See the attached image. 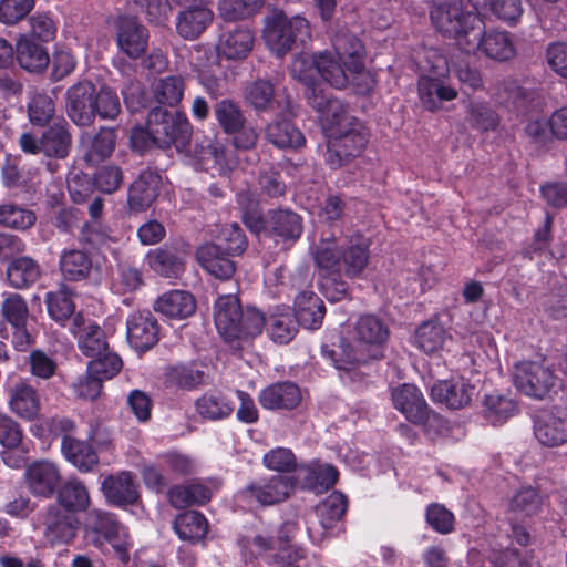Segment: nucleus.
Segmentation results:
<instances>
[{"label":"nucleus","instance_id":"f257e3e1","mask_svg":"<svg viewBox=\"0 0 567 567\" xmlns=\"http://www.w3.org/2000/svg\"><path fill=\"white\" fill-rule=\"evenodd\" d=\"M364 48L353 34L341 31L332 40V50L297 55L291 63V75L302 84L321 78L336 89L352 85L359 94L369 93L374 78L364 64Z\"/></svg>","mask_w":567,"mask_h":567},{"label":"nucleus","instance_id":"f03ea898","mask_svg":"<svg viewBox=\"0 0 567 567\" xmlns=\"http://www.w3.org/2000/svg\"><path fill=\"white\" fill-rule=\"evenodd\" d=\"M390 337L386 323L374 315H362L349 326L348 339L341 340L329 355L338 370L350 371L369 359H378Z\"/></svg>","mask_w":567,"mask_h":567},{"label":"nucleus","instance_id":"7ed1b4c3","mask_svg":"<svg viewBox=\"0 0 567 567\" xmlns=\"http://www.w3.org/2000/svg\"><path fill=\"white\" fill-rule=\"evenodd\" d=\"M370 241L360 234L322 238L311 250L317 268L326 274L358 278L370 259Z\"/></svg>","mask_w":567,"mask_h":567},{"label":"nucleus","instance_id":"20e7f679","mask_svg":"<svg viewBox=\"0 0 567 567\" xmlns=\"http://www.w3.org/2000/svg\"><path fill=\"white\" fill-rule=\"evenodd\" d=\"M430 17L433 25L445 37L453 39L463 52L477 48V35L484 28L483 19L464 6L462 0H446L435 4Z\"/></svg>","mask_w":567,"mask_h":567},{"label":"nucleus","instance_id":"39448f33","mask_svg":"<svg viewBox=\"0 0 567 567\" xmlns=\"http://www.w3.org/2000/svg\"><path fill=\"white\" fill-rule=\"evenodd\" d=\"M214 322L226 342H243L261 333L265 318L255 308L244 310L238 297L227 293L219 296L214 303Z\"/></svg>","mask_w":567,"mask_h":567},{"label":"nucleus","instance_id":"423d86ee","mask_svg":"<svg viewBox=\"0 0 567 567\" xmlns=\"http://www.w3.org/2000/svg\"><path fill=\"white\" fill-rule=\"evenodd\" d=\"M189 132L190 125L184 114L155 107L148 114L146 131L134 128L131 142L133 147L138 151H143L147 146L146 137L161 148L174 145L181 150L188 142Z\"/></svg>","mask_w":567,"mask_h":567},{"label":"nucleus","instance_id":"0eeeda50","mask_svg":"<svg viewBox=\"0 0 567 567\" xmlns=\"http://www.w3.org/2000/svg\"><path fill=\"white\" fill-rule=\"evenodd\" d=\"M339 124L328 127L326 161L331 168H338L362 153L368 143V131L361 122L346 114Z\"/></svg>","mask_w":567,"mask_h":567},{"label":"nucleus","instance_id":"6e6552de","mask_svg":"<svg viewBox=\"0 0 567 567\" xmlns=\"http://www.w3.org/2000/svg\"><path fill=\"white\" fill-rule=\"evenodd\" d=\"M264 40L267 48L277 56H284L297 44L311 40L309 21L301 17H287L282 11H275L266 19Z\"/></svg>","mask_w":567,"mask_h":567},{"label":"nucleus","instance_id":"1a4fd4ad","mask_svg":"<svg viewBox=\"0 0 567 567\" xmlns=\"http://www.w3.org/2000/svg\"><path fill=\"white\" fill-rule=\"evenodd\" d=\"M515 388L526 396L543 399L557 382L553 368L545 361H520L513 367Z\"/></svg>","mask_w":567,"mask_h":567},{"label":"nucleus","instance_id":"9d476101","mask_svg":"<svg viewBox=\"0 0 567 567\" xmlns=\"http://www.w3.org/2000/svg\"><path fill=\"white\" fill-rule=\"evenodd\" d=\"M295 488V481L286 475L260 477L243 491V497L255 501L262 506H270L286 501Z\"/></svg>","mask_w":567,"mask_h":567},{"label":"nucleus","instance_id":"9b49d317","mask_svg":"<svg viewBox=\"0 0 567 567\" xmlns=\"http://www.w3.org/2000/svg\"><path fill=\"white\" fill-rule=\"evenodd\" d=\"M185 7L177 16L176 29L186 40H195L212 24L214 13L209 0H175Z\"/></svg>","mask_w":567,"mask_h":567},{"label":"nucleus","instance_id":"f8f14e48","mask_svg":"<svg viewBox=\"0 0 567 567\" xmlns=\"http://www.w3.org/2000/svg\"><path fill=\"white\" fill-rule=\"evenodd\" d=\"M255 33L246 25L226 27L220 30L216 43L218 58L229 61H241L251 52Z\"/></svg>","mask_w":567,"mask_h":567},{"label":"nucleus","instance_id":"ddd939ff","mask_svg":"<svg viewBox=\"0 0 567 567\" xmlns=\"http://www.w3.org/2000/svg\"><path fill=\"white\" fill-rule=\"evenodd\" d=\"M24 483L29 492L37 497H51L61 483L58 465L48 460H38L25 466Z\"/></svg>","mask_w":567,"mask_h":567},{"label":"nucleus","instance_id":"4468645a","mask_svg":"<svg viewBox=\"0 0 567 567\" xmlns=\"http://www.w3.org/2000/svg\"><path fill=\"white\" fill-rule=\"evenodd\" d=\"M534 435L540 444L549 447L567 443V408L538 414L534 421Z\"/></svg>","mask_w":567,"mask_h":567},{"label":"nucleus","instance_id":"2eb2a0df","mask_svg":"<svg viewBox=\"0 0 567 567\" xmlns=\"http://www.w3.org/2000/svg\"><path fill=\"white\" fill-rule=\"evenodd\" d=\"M45 542L54 547L70 544L78 530V520L56 505H51L43 516Z\"/></svg>","mask_w":567,"mask_h":567},{"label":"nucleus","instance_id":"dca6fc26","mask_svg":"<svg viewBox=\"0 0 567 567\" xmlns=\"http://www.w3.org/2000/svg\"><path fill=\"white\" fill-rule=\"evenodd\" d=\"M305 96L308 104L320 114V121L323 131L332 127V124H339L340 118L347 114L343 103L332 99L328 92L317 81L315 83L303 84Z\"/></svg>","mask_w":567,"mask_h":567},{"label":"nucleus","instance_id":"f3484780","mask_svg":"<svg viewBox=\"0 0 567 567\" xmlns=\"http://www.w3.org/2000/svg\"><path fill=\"white\" fill-rule=\"evenodd\" d=\"M130 346L138 352L150 350L158 341V323L150 311H137L126 320Z\"/></svg>","mask_w":567,"mask_h":567},{"label":"nucleus","instance_id":"a211bd4d","mask_svg":"<svg viewBox=\"0 0 567 567\" xmlns=\"http://www.w3.org/2000/svg\"><path fill=\"white\" fill-rule=\"evenodd\" d=\"M70 330L78 339V346L83 354L94 358L109 350L104 331L82 315L78 313L73 317Z\"/></svg>","mask_w":567,"mask_h":567},{"label":"nucleus","instance_id":"6ab92c4d","mask_svg":"<svg viewBox=\"0 0 567 567\" xmlns=\"http://www.w3.org/2000/svg\"><path fill=\"white\" fill-rule=\"evenodd\" d=\"M90 520L92 522L87 523V528L102 535L112 545L118 558L122 561H126L128 559V542L126 539L125 528L120 525L111 514L100 511L91 512Z\"/></svg>","mask_w":567,"mask_h":567},{"label":"nucleus","instance_id":"aec40b11","mask_svg":"<svg viewBox=\"0 0 567 567\" xmlns=\"http://www.w3.org/2000/svg\"><path fill=\"white\" fill-rule=\"evenodd\" d=\"M446 76L420 75L417 81L419 99L425 110L437 112L444 102L453 101L458 92L445 82Z\"/></svg>","mask_w":567,"mask_h":567},{"label":"nucleus","instance_id":"412c9836","mask_svg":"<svg viewBox=\"0 0 567 567\" xmlns=\"http://www.w3.org/2000/svg\"><path fill=\"white\" fill-rule=\"evenodd\" d=\"M392 402L409 421L421 424L427 419L429 409L421 391L412 384H402L392 390Z\"/></svg>","mask_w":567,"mask_h":567},{"label":"nucleus","instance_id":"4be33fe9","mask_svg":"<svg viewBox=\"0 0 567 567\" xmlns=\"http://www.w3.org/2000/svg\"><path fill=\"white\" fill-rule=\"evenodd\" d=\"M95 86L92 82H80L68 90L66 111L78 125H89L93 121V97Z\"/></svg>","mask_w":567,"mask_h":567},{"label":"nucleus","instance_id":"5701e85b","mask_svg":"<svg viewBox=\"0 0 567 567\" xmlns=\"http://www.w3.org/2000/svg\"><path fill=\"white\" fill-rule=\"evenodd\" d=\"M477 48H474L471 52H466L467 54H477L481 52L485 56L497 61L511 60L516 54L513 39L506 31H485L484 27L477 35Z\"/></svg>","mask_w":567,"mask_h":567},{"label":"nucleus","instance_id":"b1692460","mask_svg":"<svg viewBox=\"0 0 567 567\" xmlns=\"http://www.w3.org/2000/svg\"><path fill=\"white\" fill-rule=\"evenodd\" d=\"M474 394L475 388L464 378L437 381L431 388L432 399L451 409H461L467 405Z\"/></svg>","mask_w":567,"mask_h":567},{"label":"nucleus","instance_id":"393cba45","mask_svg":"<svg viewBox=\"0 0 567 567\" xmlns=\"http://www.w3.org/2000/svg\"><path fill=\"white\" fill-rule=\"evenodd\" d=\"M162 184L161 175L153 171H144L131 185L128 190V206L133 212L146 210L158 196Z\"/></svg>","mask_w":567,"mask_h":567},{"label":"nucleus","instance_id":"a878e982","mask_svg":"<svg viewBox=\"0 0 567 567\" xmlns=\"http://www.w3.org/2000/svg\"><path fill=\"white\" fill-rule=\"evenodd\" d=\"M148 31L134 18H122L118 24V48L130 58L137 59L147 48Z\"/></svg>","mask_w":567,"mask_h":567},{"label":"nucleus","instance_id":"bb28decb","mask_svg":"<svg viewBox=\"0 0 567 567\" xmlns=\"http://www.w3.org/2000/svg\"><path fill=\"white\" fill-rule=\"evenodd\" d=\"M154 310L171 319H185L196 310L194 296L185 290H171L157 297Z\"/></svg>","mask_w":567,"mask_h":567},{"label":"nucleus","instance_id":"cd10ccee","mask_svg":"<svg viewBox=\"0 0 567 567\" xmlns=\"http://www.w3.org/2000/svg\"><path fill=\"white\" fill-rule=\"evenodd\" d=\"M301 391L292 382H279L264 389L259 402L267 410H291L301 402Z\"/></svg>","mask_w":567,"mask_h":567},{"label":"nucleus","instance_id":"c85d7f7f","mask_svg":"<svg viewBox=\"0 0 567 567\" xmlns=\"http://www.w3.org/2000/svg\"><path fill=\"white\" fill-rule=\"evenodd\" d=\"M102 491L106 499L114 505L132 504L138 498L137 486L128 472L104 478Z\"/></svg>","mask_w":567,"mask_h":567},{"label":"nucleus","instance_id":"c756f323","mask_svg":"<svg viewBox=\"0 0 567 567\" xmlns=\"http://www.w3.org/2000/svg\"><path fill=\"white\" fill-rule=\"evenodd\" d=\"M278 546V557L281 560H299L303 557L301 548H292L290 545L281 544L280 539H274L269 535L256 534L252 537H244L241 547L252 556H259Z\"/></svg>","mask_w":567,"mask_h":567},{"label":"nucleus","instance_id":"7c9ffc66","mask_svg":"<svg viewBox=\"0 0 567 567\" xmlns=\"http://www.w3.org/2000/svg\"><path fill=\"white\" fill-rule=\"evenodd\" d=\"M296 320L307 329H317L321 326L324 316L322 300L312 291H302L295 301Z\"/></svg>","mask_w":567,"mask_h":567},{"label":"nucleus","instance_id":"2f4dec72","mask_svg":"<svg viewBox=\"0 0 567 567\" xmlns=\"http://www.w3.org/2000/svg\"><path fill=\"white\" fill-rule=\"evenodd\" d=\"M199 264L213 276L229 279L235 272L234 262L224 256L221 245L205 244L197 250Z\"/></svg>","mask_w":567,"mask_h":567},{"label":"nucleus","instance_id":"473e14b6","mask_svg":"<svg viewBox=\"0 0 567 567\" xmlns=\"http://www.w3.org/2000/svg\"><path fill=\"white\" fill-rule=\"evenodd\" d=\"M64 457L82 472H90L97 464V455L92 446L71 435H64L61 442Z\"/></svg>","mask_w":567,"mask_h":567},{"label":"nucleus","instance_id":"72a5a7b5","mask_svg":"<svg viewBox=\"0 0 567 567\" xmlns=\"http://www.w3.org/2000/svg\"><path fill=\"white\" fill-rule=\"evenodd\" d=\"M266 140L278 148H296L305 143L302 133L289 121L276 120L265 130Z\"/></svg>","mask_w":567,"mask_h":567},{"label":"nucleus","instance_id":"f704fd0d","mask_svg":"<svg viewBox=\"0 0 567 567\" xmlns=\"http://www.w3.org/2000/svg\"><path fill=\"white\" fill-rule=\"evenodd\" d=\"M9 405L13 413L25 420L34 419L40 411L37 391L25 383L17 384L11 390Z\"/></svg>","mask_w":567,"mask_h":567},{"label":"nucleus","instance_id":"c9c22d12","mask_svg":"<svg viewBox=\"0 0 567 567\" xmlns=\"http://www.w3.org/2000/svg\"><path fill=\"white\" fill-rule=\"evenodd\" d=\"M40 275V266L30 257L14 258L7 268V280L16 289L30 287Z\"/></svg>","mask_w":567,"mask_h":567},{"label":"nucleus","instance_id":"e433bc0d","mask_svg":"<svg viewBox=\"0 0 567 567\" xmlns=\"http://www.w3.org/2000/svg\"><path fill=\"white\" fill-rule=\"evenodd\" d=\"M17 59L20 66L30 72H40L50 62L47 50L25 35H22L17 43Z\"/></svg>","mask_w":567,"mask_h":567},{"label":"nucleus","instance_id":"4c0bfd02","mask_svg":"<svg viewBox=\"0 0 567 567\" xmlns=\"http://www.w3.org/2000/svg\"><path fill=\"white\" fill-rule=\"evenodd\" d=\"M43 154L49 157L63 158L71 147V134L65 121L55 122L42 134Z\"/></svg>","mask_w":567,"mask_h":567},{"label":"nucleus","instance_id":"58836bf2","mask_svg":"<svg viewBox=\"0 0 567 567\" xmlns=\"http://www.w3.org/2000/svg\"><path fill=\"white\" fill-rule=\"evenodd\" d=\"M146 261L151 269L161 276L177 277L183 270V261L175 248H157L146 255Z\"/></svg>","mask_w":567,"mask_h":567},{"label":"nucleus","instance_id":"ea45409f","mask_svg":"<svg viewBox=\"0 0 567 567\" xmlns=\"http://www.w3.org/2000/svg\"><path fill=\"white\" fill-rule=\"evenodd\" d=\"M195 406L202 417L210 421L227 419L234 411V403L218 392L205 393L196 400Z\"/></svg>","mask_w":567,"mask_h":567},{"label":"nucleus","instance_id":"a19ab883","mask_svg":"<svg viewBox=\"0 0 567 567\" xmlns=\"http://www.w3.org/2000/svg\"><path fill=\"white\" fill-rule=\"evenodd\" d=\"M116 134L114 130L102 128L93 136L83 137L86 148L85 158L91 163H99L109 157L115 147Z\"/></svg>","mask_w":567,"mask_h":567},{"label":"nucleus","instance_id":"79ce46f5","mask_svg":"<svg viewBox=\"0 0 567 567\" xmlns=\"http://www.w3.org/2000/svg\"><path fill=\"white\" fill-rule=\"evenodd\" d=\"M174 529L181 539L194 542L202 539L206 535L208 524L203 514L196 511H188L176 517Z\"/></svg>","mask_w":567,"mask_h":567},{"label":"nucleus","instance_id":"37998d69","mask_svg":"<svg viewBox=\"0 0 567 567\" xmlns=\"http://www.w3.org/2000/svg\"><path fill=\"white\" fill-rule=\"evenodd\" d=\"M517 412L516 402L505 395L492 393L484 399L483 413L485 419L493 425L505 423Z\"/></svg>","mask_w":567,"mask_h":567},{"label":"nucleus","instance_id":"c03bdc74","mask_svg":"<svg viewBox=\"0 0 567 567\" xmlns=\"http://www.w3.org/2000/svg\"><path fill=\"white\" fill-rule=\"evenodd\" d=\"M269 227L275 237L297 240L302 233L301 218L290 210H278L270 215Z\"/></svg>","mask_w":567,"mask_h":567},{"label":"nucleus","instance_id":"a18cd8bd","mask_svg":"<svg viewBox=\"0 0 567 567\" xmlns=\"http://www.w3.org/2000/svg\"><path fill=\"white\" fill-rule=\"evenodd\" d=\"M60 505L68 512L76 513L85 511L90 505V496L82 482L75 478L69 480L59 491Z\"/></svg>","mask_w":567,"mask_h":567},{"label":"nucleus","instance_id":"49530a36","mask_svg":"<svg viewBox=\"0 0 567 567\" xmlns=\"http://www.w3.org/2000/svg\"><path fill=\"white\" fill-rule=\"evenodd\" d=\"M466 120L476 130L494 131L499 124L497 113L486 102L468 100L466 102Z\"/></svg>","mask_w":567,"mask_h":567},{"label":"nucleus","instance_id":"de8ad7c7","mask_svg":"<svg viewBox=\"0 0 567 567\" xmlns=\"http://www.w3.org/2000/svg\"><path fill=\"white\" fill-rule=\"evenodd\" d=\"M91 266V259L82 250H65L60 258L61 271L69 280L83 279L90 272Z\"/></svg>","mask_w":567,"mask_h":567},{"label":"nucleus","instance_id":"09e8293b","mask_svg":"<svg viewBox=\"0 0 567 567\" xmlns=\"http://www.w3.org/2000/svg\"><path fill=\"white\" fill-rule=\"evenodd\" d=\"M305 483L317 492L331 488L339 476L337 468L330 464L315 462L305 468Z\"/></svg>","mask_w":567,"mask_h":567},{"label":"nucleus","instance_id":"8fccbe9b","mask_svg":"<svg viewBox=\"0 0 567 567\" xmlns=\"http://www.w3.org/2000/svg\"><path fill=\"white\" fill-rule=\"evenodd\" d=\"M446 341V331L437 322L429 321L419 327L415 334L416 346L425 353L441 350Z\"/></svg>","mask_w":567,"mask_h":567},{"label":"nucleus","instance_id":"3c124183","mask_svg":"<svg viewBox=\"0 0 567 567\" xmlns=\"http://www.w3.org/2000/svg\"><path fill=\"white\" fill-rule=\"evenodd\" d=\"M264 0H219L218 16L225 21H237L249 18L259 11Z\"/></svg>","mask_w":567,"mask_h":567},{"label":"nucleus","instance_id":"603ef678","mask_svg":"<svg viewBox=\"0 0 567 567\" xmlns=\"http://www.w3.org/2000/svg\"><path fill=\"white\" fill-rule=\"evenodd\" d=\"M269 334L270 338L280 344H286L291 341L297 333L296 320L287 309H277L269 317Z\"/></svg>","mask_w":567,"mask_h":567},{"label":"nucleus","instance_id":"864d4df0","mask_svg":"<svg viewBox=\"0 0 567 567\" xmlns=\"http://www.w3.org/2000/svg\"><path fill=\"white\" fill-rule=\"evenodd\" d=\"M501 102L513 104L517 112L523 113L534 102V94L522 89L515 79H505L497 86Z\"/></svg>","mask_w":567,"mask_h":567},{"label":"nucleus","instance_id":"5fc2aeb1","mask_svg":"<svg viewBox=\"0 0 567 567\" xmlns=\"http://www.w3.org/2000/svg\"><path fill=\"white\" fill-rule=\"evenodd\" d=\"M45 303L50 317L56 322L63 323L74 311L71 291L61 287L56 291H50L45 296Z\"/></svg>","mask_w":567,"mask_h":567},{"label":"nucleus","instance_id":"6e6d98bb","mask_svg":"<svg viewBox=\"0 0 567 567\" xmlns=\"http://www.w3.org/2000/svg\"><path fill=\"white\" fill-rule=\"evenodd\" d=\"M153 93L158 103L174 106L183 97L184 81L179 76H166L154 83Z\"/></svg>","mask_w":567,"mask_h":567},{"label":"nucleus","instance_id":"4d7b16f0","mask_svg":"<svg viewBox=\"0 0 567 567\" xmlns=\"http://www.w3.org/2000/svg\"><path fill=\"white\" fill-rule=\"evenodd\" d=\"M245 99L256 111H268L275 103L274 85L269 81L257 80L247 85Z\"/></svg>","mask_w":567,"mask_h":567},{"label":"nucleus","instance_id":"13d9d810","mask_svg":"<svg viewBox=\"0 0 567 567\" xmlns=\"http://www.w3.org/2000/svg\"><path fill=\"white\" fill-rule=\"evenodd\" d=\"M1 312L4 320L10 323L11 327L27 324L29 308L25 300L18 293H3Z\"/></svg>","mask_w":567,"mask_h":567},{"label":"nucleus","instance_id":"bf43d9fd","mask_svg":"<svg viewBox=\"0 0 567 567\" xmlns=\"http://www.w3.org/2000/svg\"><path fill=\"white\" fill-rule=\"evenodd\" d=\"M122 368L121 358L113 352L106 350L101 355L94 357L87 364L90 375L99 379L101 382L112 379Z\"/></svg>","mask_w":567,"mask_h":567},{"label":"nucleus","instance_id":"052dcab7","mask_svg":"<svg viewBox=\"0 0 567 567\" xmlns=\"http://www.w3.org/2000/svg\"><path fill=\"white\" fill-rule=\"evenodd\" d=\"M215 117L223 130L229 134L241 127L246 118L240 107L230 100H223L215 106Z\"/></svg>","mask_w":567,"mask_h":567},{"label":"nucleus","instance_id":"680f3d73","mask_svg":"<svg viewBox=\"0 0 567 567\" xmlns=\"http://www.w3.org/2000/svg\"><path fill=\"white\" fill-rule=\"evenodd\" d=\"M93 116L99 115L103 120L115 118L121 111L117 94L109 87H102L93 97Z\"/></svg>","mask_w":567,"mask_h":567},{"label":"nucleus","instance_id":"e2e57ef3","mask_svg":"<svg viewBox=\"0 0 567 567\" xmlns=\"http://www.w3.org/2000/svg\"><path fill=\"white\" fill-rule=\"evenodd\" d=\"M34 221L35 215L30 209L11 204L0 205V224L7 227L27 229Z\"/></svg>","mask_w":567,"mask_h":567},{"label":"nucleus","instance_id":"0e129e2a","mask_svg":"<svg viewBox=\"0 0 567 567\" xmlns=\"http://www.w3.org/2000/svg\"><path fill=\"white\" fill-rule=\"evenodd\" d=\"M55 107L52 99L47 94L34 93L28 103V115L32 124L44 125L54 115Z\"/></svg>","mask_w":567,"mask_h":567},{"label":"nucleus","instance_id":"69168bd1","mask_svg":"<svg viewBox=\"0 0 567 567\" xmlns=\"http://www.w3.org/2000/svg\"><path fill=\"white\" fill-rule=\"evenodd\" d=\"M419 66L421 75L447 76L450 65L445 55L437 49H425L422 51Z\"/></svg>","mask_w":567,"mask_h":567},{"label":"nucleus","instance_id":"338daca9","mask_svg":"<svg viewBox=\"0 0 567 567\" xmlns=\"http://www.w3.org/2000/svg\"><path fill=\"white\" fill-rule=\"evenodd\" d=\"M473 6H488L491 11L501 20L513 23L520 18L523 7L520 0H472Z\"/></svg>","mask_w":567,"mask_h":567},{"label":"nucleus","instance_id":"774afa93","mask_svg":"<svg viewBox=\"0 0 567 567\" xmlns=\"http://www.w3.org/2000/svg\"><path fill=\"white\" fill-rule=\"evenodd\" d=\"M216 245L229 255H239L245 251L247 239L237 224H230L220 230Z\"/></svg>","mask_w":567,"mask_h":567}]
</instances>
